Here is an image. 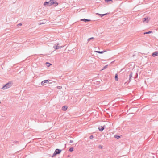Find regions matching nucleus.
I'll list each match as a JSON object with an SVG mask.
<instances>
[{
	"instance_id": "obj_1",
	"label": "nucleus",
	"mask_w": 158,
	"mask_h": 158,
	"mask_svg": "<svg viewBox=\"0 0 158 158\" xmlns=\"http://www.w3.org/2000/svg\"><path fill=\"white\" fill-rule=\"evenodd\" d=\"M13 83L12 81H9L8 83L4 85L1 88L2 89L5 90L10 87Z\"/></svg>"
},
{
	"instance_id": "obj_2",
	"label": "nucleus",
	"mask_w": 158,
	"mask_h": 158,
	"mask_svg": "<svg viewBox=\"0 0 158 158\" xmlns=\"http://www.w3.org/2000/svg\"><path fill=\"white\" fill-rule=\"evenodd\" d=\"M61 151L62 150L61 149H56L52 156V157H54L56 155L60 154L61 153Z\"/></svg>"
},
{
	"instance_id": "obj_3",
	"label": "nucleus",
	"mask_w": 158,
	"mask_h": 158,
	"mask_svg": "<svg viewBox=\"0 0 158 158\" xmlns=\"http://www.w3.org/2000/svg\"><path fill=\"white\" fill-rule=\"evenodd\" d=\"M52 0H50L49 1L45 2L44 3V5L46 6H49L52 5Z\"/></svg>"
},
{
	"instance_id": "obj_4",
	"label": "nucleus",
	"mask_w": 158,
	"mask_h": 158,
	"mask_svg": "<svg viewBox=\"0 0 158 158\" xmlns=\"http://www.w3.org/2000/svg\"><path fill=\"white\" fill-rule=\"evenodd\" d=\"M50 81L49 80V79L44 80V81H43L41 82V85H43L44 83H47L48 82L49 84H51L52 82H49Z\"/></svg>"
},
{
	"instance_id": "obj_5",
	"label": "nucleus",
	"mask_w": 158,
	"mask_h": 158,
	"mask_svg": "<svg viewBox=\"0 0 158 158\" xmlns=\"http://www.w3.org/2000/svg\"><path fill=\"white\" fill-rule=\"evenodd\" d=\"M105 128V125H104V126H101L100 127H98V130H99L101 131V132H102Z\"/></svg>"
},
{
	"instance_id": "obj_6",
	"label": "nucleus",
	"mask_w": 158,
	"mask_h": 158,
	"mask_svg": "<svg viewBox=\"0 0 158 158\" xmlns=\"http://www.w3.org/2000/svg\"><path fill=\"white\" fill-rule=\"evenodd\" d=\"M105 52H106V51H105V50H104V51H94L95 52H96V53H98L99 54H102Z\"/></svg>"
},
{
	"instance_id": "obj_7",
	"label": "nucleus",
	"mask_w": 158,
	"mask_h": 158,
	"mask_svg": "<svg viewBox=\"0 0 158 158\" xmlns=\"http://www.w3.org/2000/svg\"><path fill=\"white\" fill-rule=\"evenodd\" d=\"M152 55L153 57L156 56L158 55V52H153L152 54Z\"/></svg>"
},
{
	"instance_id": "obj_8",
	"label": "nucleus",
	"mask_w": 158,
	"mask_h": 158,
	"mask_svg": "<svg viewBox=\"0 0 158 158\" xmlns=\"http://www.w3.org/2000/svg\"><path fill=\"white\" fill-rule=\"evenodd\" d=\"M81 20V21L85 22H89V21H91V20L90 19H82Z\"/></svg>"
},
{
	"instance_id": "obj_9",
	"label": "nucleus",
	"mask_w": 158,
	"mask_h": 158,
	"mask_svg": "<svg viewBox=\"0 0 158 158\" xmlns=\"http://www.w3.org/2000/svg\"><path fill=\"white\" fill-rule=\"evenodd\" d=\"M68 107L67 106H64L62 108V110L63 111H66Z\"/></svg>"
},
{
	"instance_id": "obj_10",
	"label": "nucleus",
	"mask_w": 158,
	"mask_h": 158,
	"mask_svg": "<svg viewBox=\"0 0 158 158\" xmlns=\"http://www.w3.org/2000/svg\"><path fill=\"white\" fill-rule=\"evenodd\" d=\"M52 5H54V6H56L58 5V3L57 2H54L53 0H52Z\"/></svg>"
},
{
	"instance_id": "obj_11",
	"label": "nucleus",
	"mask_w": 158,
	"mask_h": 158,
	"mask_svg": "<svg viewBox=\"0 0 158 158\" xmlns=\"http://www.w3.org/2000/svg\"><path fill=\"white\" fill-rule=\"evenodd\" d=\"M149 20H148V18H144L143 19V21L144 22L146 21V23H148Z\"/></svg>"
},
{
	"instance_id": "obj_12",
	"label": "nucleus",
	"mask_w": 158,
	"mask_h": 158,
	"mask_svg": "<svg viewBox=\"0 0 158 158\" xmlns=\"http://www.w3.org/2000/svg\"><path fill=\"white\" fill-rule=\"evenodd\" d=\"M57 45L54 46H53V48L56 49H58L59 48V47L58 46V45L59 44L58 43H57Z\"/></svg>"
},
{
	"instance_id": "obj_13",
	"label": "nucleus",
	"mask_w": 158,
	"mask_h": 158,
	"mask_svg": "<svg viewBox=\"0 0 158 158\" xmlns=\"http://www.w3.org/2000/svg\"><path fill=\"white\" fill-rule=\"evenodd\" d=\"M129 82L131 81V79L132 77V72H131V73L129 75Z\"/></svg>"
},
{
	"instance_id": "obj_14",
	"label": "nucleus",
	"mask_w": 158,
	"mask_h": 158,
	"mask_svg": "<svg viewBox=\"0 0 158 158\" xmlns=\"http://www.w3.org/2000/svg\"><path fill=\"white\" fill-rule=\"evenodd\" d=\"M114 138L118 139L120 138V136L118 135H115L114 136Z\"/></svg>"
},
{
	"instance_id": "obj_15",
	"label": "nucleus",
	"mask_w": 158,
	"mask_h": 158,
	"mask_svg": "<svg viewBox=\"0 0 158 158\" xmlns=\"http://www.w3.org/2000/svg\"><path fill=\"white\" fill-rule=\"evenodd\" d=\"M46 64L48 67H49L51 65H52V64L48 62H46Z\"/></svg>"
},
{
	"instance_id": "obj_16",
	"label": "nucleus",
	"mask_w": 158,
	"mask_h": 158,
	"mask_svg": "<svg viewBox=\"0 0 158 158\" xmlns=\"http://www.w3.org/2000/svg\"><path fill=\"white\" fill-rule=\"evenodd\" d=\"M115 80L116 81H117L118 80V75L117 74H116L115 75Z\"/></svg>"
},
{
	"instance_id": "obj_17",
	"label": "nucleus",
	"mask_w": 158,
	"mask_h": 158,
	"mask_svg": "<svg viewBox=\"0 0 158 158\" xmlns=\"http://www.w3.org/2000/svg\"><path fill=\"white\" fill-rule=\"evenodd\" d=\"M152 33V31H149L148 32H144V34H149V33Z\"/></svg>"
},
{
	"instance_id": "obj_18",
	"label": "nucleus",
	"mask_w": 158,
	"mask_h": 158,
	"mask_svg": "<svg viewBox=\"0 0 158 158\" xmlns=\"http://www.w3.org/2000/svg\"><path fill=\"white\" fill-rule=\"evenodd\" d=\"M44 21L40 23V24H44L46 23V20L44 19Z\"/></svg>"
},
{
	"instance_id": "obj_19",
	"label": "nucleus",
	"mask_w": 158,
	"mask_h": 158,
	"mask_svg": "<svg viewBox=\"0 0 158 158\" xmlns=\"http://www.w3.org/2000/svg\"><path fill=\"white\" fill-rule=\"evenodd\" d=\"M73 148L71 147L69 149V151L70 152H72L73 151Z\"/></svg>"
},
{
	"instance_id": "obj_20",
	"label": "nucleus",
	"mask_w": 158,
	"mask_h": 158,
	"mask_svg": "<svg viewBox=\"0 0 158 158\" xmlns=\"http://www.w3.org/2000/svg\"><path fill=\"white\" fill-rule=\"evenodd\" d=\"M96 15H99L101 17H102V16H104V15L103 14H100L98 13H97L96 14Z\"/></svg>"
},
{
	"instance_id": "obj_21",
	"label": "nucleus",
	"mask_w": 158,
	"mask_h": 158,
	"mask_svg": "<svg viewBox=\"0 0 158 158\" xmlns=\"http://www.w3.org/2000/svg\"><path fill=\"white\" fill-rule=\"evenodd\" d=\"M94 37H91V38H89L88 39V42H89L90 40H94Z\"/></svg>"
},
{
	"instance_id": "obj_22",
	"label": "nucleus",
	"mask_w": 158,
	"mask_h": 158,
	"mask_svg": "<svg viewBox=\"0 0 158 158\" xmlns=\"http://www.w3.org/2000/svg\"><path fill=\"white\" fill-rule=\"evenodd\" d=\"M106 2H109L111 1L112 2H113V1L112 0H105Z\"/></svg>"
},
{
	"instance_id": "obj_23",
	"label": "nucleus",
	"mask_w": 158,
	"mask_h": 158,
	"mask_svg": "<svg viewBox=\"0 0 158 158\" xmlns=\"http://www.w3.org/2000/svg\"><path fill=\"white\" fill-rule=\"evenodd\" d=\"M107 66H108V65H105V66L102 69L103 70V69H106V68H107Z\"/></svg>"
},
{
	"instance_id": "obj_24",
	"label": "nucleus",
	"mask_w": 158,
	"mask_h": 158,
	"mask_svg": "<svg viewBox=\"0 0 158 158\" xmlns=\"http://www.w3.org/2000/svg\"><path fill=\"white\" fill-rule=\"evenodd\" d=\"M93 138H94V137L93 135H91L89 137V138L90 139H93Z\"/></svg>"
},
{
	"instance_id": "obj_25",
	"label": "nucleus",
	"mask_w": 158,
	"mask_h": 158,
	"mask_svg": "<svg viewBox=\"0 0 158 158\" xmlns=\"http://www.w3.org/2000/svg\"><path fill=\"white\" fill-rule=\"evenodd\" d=\"M98 148H100V149H102V145H100L98 146Z\"/></svg>"
},
{
	"instance_id": "obj_26",
	"label": "nucleus",
	"mask_w": 158,
	"mask_h": 158,
	"mask_svg": "<svg viewBox=\"0 0 158 158\" xmlns=\"http://www.w3.org/2000/svg\"><path fill=\"white\" fill-rule=\"evenodd\" d=\"M57 88L58 89H61L62 88V87L61 86H59L57 87Z\"/></svg>"
},
{
	"instance_id": "obj_27",
	"label": "nucleus",
	"mask_w": 158,
	"mask_h": 158,
	"mask_svg": "<svg viewBox=\"0 0 158 158\" xmlns=\"http://www.w3.org/2000/svg\"><path fill=\"white\" fill-rule=\"evenodd\" d=\"M110 13H106V14H103V15H104V16H105V15H107L109 14Z\"/></svg>"
},
{
	"instance_id": "obj_28",
	"label": "nucleus",
	"mask_w": 158,
	"mask_h": 158,
	"mask_svg": "<svg viewBox=\"0 0 158 158\" xmlns=\"http://www.w3.org/2000/svg\"><path fill=\"white\" fill-rule=\"evenodd\" d=\"M22 25V24L21 23H19V24H18L17 26H21Z\"/></svg>"
},
{
	"instance_id": "obj_29",
	"label": "nucleus",
	"mask_w": 158,
	"mask_h": 158,
	"mask_svg": "<svg viewBox=\"0 0 158 158\" xmlns=\"http://www.w3.org/2000/svg\"><path fill=\"white\" fill-rule=\"evenodd\" d=\"M73 142V141L72 140H70L69 142L70 143H71Z\"/></svg>"
},
{
	"instance_id": "obj_30",
	"label": "nucleus",
	"mask_w": 158,
	"mask_h": 158,
	"mask_svg": "<svg viewBox=\"0 0 158 158\" xmlns=\"http://www.w3.org/2000/svg\"><path fill=\"white\" fill-rule=\"evenodd\" d=\"M14 142L16 143H18L19 142L17 141H15Z\"/></svg>"
},
{
	"instance_id": "obj_31",
	"label": "nucleus",
	"mask_w": 158,
	"mask_h": 158,
	"mask_svg": "<svg viewBox=\"0 0 158 158\" xmlns=\"http://www.w3.org/2000/svg\"><path fill=\"white\" fill-rule=\"evenodd\" d=\"M138 73H136V77L135 78L137 77H138Z\"/></svg>"
},
{
	"instance_id": "obj_32",
	"label": "nucleus",
	"mask_w": 158,
	"mask_h": 158,
	"mask_svg": "<svg viewBox=\"0 0 158 158\" xmlns=\"http://www.w3.org/2000/svg\"><path fill=\"white\" fill-rule=\"evenodd\" d=\"M1 103V101H0V104Z\"/></svg>"
}]
</instances>
